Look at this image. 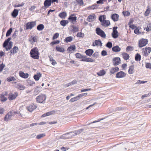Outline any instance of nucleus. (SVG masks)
Segmentation results:
<instances>
[{"label": "nucleus", "mask_w": 151, "mask_h": 151, "mask_svg": "<svg viewBox=\"0 0 151 151\" xmlns=\"http://www.w3.org/2000/svg\"><path fill=\"white\" fill-rule=\"evenodd\" d=\"M29 54L30 56L34 59H38L39 58V50L37 47L32 49Z\"/></svg>", "instance_id": "f257e3e1"}, {"label": "nucleus", "mask_w": 151, "mask_h": 151, "mask_svg": "<svg viewBox=\"0 0 151 151\" xmlns=\"http://www.w3.org/2000/svg\"><path fill=\"white\" fill-rule=\"evenodd\" d=\"M11 40L10 37L8 38L4 41L3 44V47L6 48V51L10 50L12 47L13 42L12 41H10Z\"/></svg>", "instance_id": "f03ea898"}, {"label": "nucleus", "mask_w": 151, "mask_h": 151, "mask_svg": "<svg viewBox=\"0 0 151 151\" xmlns=\"http://www.w3.org/2000/svg\"><path fill=\"white\" fill-rule=\"evenodd\" d=\"M17 114H18L17 111H10L6 115L4 118V121L6 122L8 121L9 120L11 119L12 116Z\"/></svg>", "instance_id": "7ed1b4c3"}, {"label": "nucleus", "mask_w": 151, "mask_h": 151, "mask_svg": "<svg viewBox=\"0 0 151 151\" xmlns=\"http://www.w3.org/2000/svg\"><path fill=\"white\" fill-rule=\"evenodd\" d=\"M46 99V96L45 95L40 94L36 98V102L39 103L44 104Z\"/></svg>", "instance_id": "20e7f679"}, {"label": "nucleus", "mask_w": 151, "mask_h": 151, "mask_svg": "<svg viewBox=\"0 0 151 151\" xmlns=\"http://www.w3.org/2000/svg\"><path fill=\"white\" fill-rule=\"evenodd\" d=\"M36 24L35 21L30 22H27L25 25V28L26 30L31 29L35 27Z\"/></svg>", "instance_id": "39448f33"}, {"label": "nucleus", "mask_w": 151, "mask_h": 151, "mask_svg": "<svg viewBox=\"0 0 151 151\" xmlns=\"http://www.w3.org/2000/svg\"><path fill=\"white\" fill-rule=\"evenodd\" d=\"M96 34L101 37L105 38L106 37V35L104 32L99 27H97L96 29Z\"/></svg>", "instance_id": "423d86ee"}, {"label": "nucleus", "mask_w": 151, "mask_h": 151, "mask_svg": "<svg viewBox=\"0 0 151 151\" xmlns=\"http://www.w3.org/2000/svg\"><path fill=\"white\" fill-rule=\"evenodd\" d=\"M148 41V40L147 39H145L143 38L141 39L139 41V48H141L145 46L147 44Z\"/></svg>", "instance_id": "0eeeda50"}, {"label": "nucleus", "mask_w": 151, "mask_h": 151, "mask_svg": "<svg viewBox=\"0 0 151 151\" xmlns=\"http://www.w3.org/2000/svg\"><path fill=\"white\" fill-rule=\"evenodd\" d=\"M143 55L147 57L150 52L151 48L150 47H146L142 49Z\"/></svg>", "instance_id": "6e6552de"}, {"label": "nucleus", "mask_w": 151, "mask_h": 151, "mask_svg": "<svg viewBox=\"0 0 151 151\" xmlns=\"http://www.w3.org/2000/svg\"><path fill=\"white\" fill-rule=\"evenodd\" d=\"M73 136H74L73 132H72L63 134L62 135L61 138L63 139H69Z\"/></svg>", "instance_id": "1a4fd4ad"}, {"label": "nucleus", "mask_w": 151, "mask_h": 151, "mask_svg": "<svg viewBox=\"0 0 151 151\" xmlns=\"http://www.w3.org/2000/svg\"><path fill=\"white\" fill-rule=\"evenodd\" d=\"M74 14H71L68 18V20L71 23L74 24L76 22L77 17Z\"/></svg>", "instance_id": "9d476101"}, {"label": "nucleus", "mask_w": 151, "mask_h": 151, "mask_svg": "<svg viewBox=\"0 0 151 151\" xmlns=\"http://www.w3.org/2000/svg\"><path fill=\"white\" fill-rule=\"evenodd\" d=\"M113 65L114 66H116L119 65L121 63V60L119 57H115L112 59Z\"/></svg>", "instance_id": "9b49d317"}, {"label": "nucleus", "mask_w": 151, "mask_h": 151, "mask_svg": "<svg viewBox=\"0 0 151 151\" xmlns=\"http://www.w3.org/2000/svg\"><path fill=\"white\" fill-rule=\"evenodd\" d=\"M126 74L123 71H121L117 73L116 77L119 78H123L125 77Z\"/></svg>", "instance_id": "f8f14e48"}, {"label": "nucleus", "mask_w": 151, "mask_h": 151, "mask_svg": "<svg viewBox=\"0 0 151 151\" xmlns=\"http://www.w3.org/2000/svg\"><path fill=\"white\" fill-rule=\"evenodd\" d=\"M117 28V27H115L114 28L112 35L113 38H116L118 37V31L116 30Z\"/></svg>", "instance_id": "ddd939ff"}, {"label": "nucleus", "mask_w": 151, "mask_h": 151, "mask_svg": "<svg viewBox=\"0 0 151 151\" xmlns=\"http://www.w3.org/2000/svg\"><path fill=\"white\" fill-rule=\"evenodd\" d=\"M52 3L51 0H45L44 2V7L45 9L50 6Z\"/></svg>", "instance_id": "4468645a"}, {"label": "nucleus", "mask_w": 151, "mask_h": 151, "mask_svg": "<svg viewBox=\"0 0 151 151\" xmlns=\"http://www.w3.org/2000/svg\"><path fill=\"white\" fill-rule=\"evenodd\" d=\"M119 15L115 13L111 15V18L114 22L118 21L119 20Z\"/></svg>", "instance_id": "2eb2a0df"}, {"label": "nucleus", "mask_w": 151, "mask_h": 151, "mask_svg": "<svg viewBox=\"0 0 151 151\" xmlns=\"http://www.w3.org/2000/svg\"><path fill=\"white\" fill-rule=\"evenodd\" d=\"M96 19V16L94 14L89 15L87 18V20L89 22H93Z\"/></svg>", "instance_id": "dca6fc26"}, {"label": "nucleus", "mask_w": 151, "mask_h": 151, "mask_svg": "<svg viewBox=\"0 0 151 151\" xmlns=\"http://www.w3.org/2000/svg\"><path fill=\"white\" fill-rule=\"evenodd\" d=\"M37 106H36L34 104H32L27 107V109L30 112H32L33 111L37 108Z\"/></svg>", "instance_id": "f3484780"}, {"label": "nucleus", "mask_w": 151, "mask_h": 151, "mask_svg": "<svg viewBox=\"0 0 151 151\" xmlns=\"http://www.w3.org/2000/svg\"><path fill=\"white\" fill-rule=\"evenodd\" d=\"M81 61L87 62H94V60L91 58H87L86 56H85L83 59H82Z\"/></svg>", "instance_id": "a211bd4d"}, {"label": "nucleus", "mask_w": 151, "mask_h": 151, "mask_svg": "<svg viewBox=\"0 0 151 151\" xmlns=\"http://www.w3.org/2000/svg\"><path fill=\"white\" fill-rule=\"evenodd\" d=\"M18 95L17 92H15L14 94H9V99L10 100L15 99Z\"/></svg>", "instance_id": "6ab92c4d"}, {"label": "nucleus", "mask_w": 151, "mask_h": 151, "mask_svg": "<svg viewBox=\"0 0 151 151\" xmlns=\"http://www.w3.org/2000/svg\"><path fill=\"white\" fill-rule=\"evenodd\" d=\"M110 23L109 20H104L101 23V24L104 27H108L110 25Z\"/></svg>", "instance_id": "aec40b11"}, {"label": "nucleus", "mask_w": 151, "mask_h": 151, "mask_svg": "<svg viewBox=\"0 0 151 151\" xmlns=\"http://www.w3.org/2000/svg\"><path fill=\"white\" fill-rule=\"evenodd\" d=\"M93 52L94 51L93 50L89 49L86 50L85 52V53L87 55L91 56L92 55Z\"/></svg>", "instance_id": "412c9836"}, {"label": "nucleus", "mask_w": 151, "mask_h": 151, "mask_svg": "<svg viewBox=\"0 0 151 151\" xmlns=\"http://www.w3.org/2000/svg\"><path fill=\"white\" fill-rule=\"evenodd\" d=\"M19 76L23 78H27L29 77V74L27 73H25L23 72H19Z\"/></svg>", "instance_id": "4be33fe9"}, {"label": "nucleus", "mask_w": 151, "mask_h": 151, "mask_svg": "<svg viewBox=\"0 0 151 151\" xmlns=\"http://www.w3.org/2000/svg\"><path fill=\"white\" fill-rule=\"evenodd\" d=\"M112 51L115 52H118L121 50V48L118 45L114 46L112 49Z\"/></svg>", "instance_id": "5701e85b"}, {"label": "nucleus", "mask_w": 151, "mask_h": 151, "mask_svg": "<svg viewBox=\"0 0 151 151\" xmlns=\"http://www.w3.org/2000/svg\"><path fill=\"white\" fill-rule=\"evenodd\" d=\"M18 50L19 49L18 47L15 46L10 50V52L11 54H14L15 53H17Z\"/></svg>", "instance_id": "b1692460"}, {"label": "nucleus", "mask_w": 151, "mask_h": 151, "mask_svg": "<svg viewBox=\"0 0 151 151\" xmlns=\"http://www.w3.org/2000/svg\"><path fill=\"white\" fill-rule=\"evenodd\" d=\"M19 11L18 9H15L12 13V16L14 18H15L18 14Z\"/></svg>", "instance_id": "393cba45"}, {"label": "nucleus", "mask_w": 151, "mask_h": 151, "mask_svg": "<svg viewBox=\"0 0 151 151\" xmlns=\"http://www.w3.org/2000/svg\"><path fill=\"white\" fill-rule=\"evenodd\" d=\"M134 67L133 65L130 66L129 67L128 73L129 74H133L134 72Z\"/></svg>", "instance_id": "a878e982"}, {"label": "nucleus", "mask_w": 151, "mask_h": 151, "mask_svg": "<svg viewBox=\"0 0 151 151\" xmlns=\"http://www.w3.org/2000/svg\"><path fill=\"white\" fill-rule=\"evenodd\" d=\"M41 74L40 73H38L37 74L34 75L33 78L36 81H37L39 80L40 78L41 77Z\"/></svg>", "instance_id": "bb28decb"}, {"label": "nucleus", "mask_w": 151, "mask_h": 151, "mask_svg": "<svg viewBox=\"0 0 151 151\" xmlns=\"http://www.w3.org/2000/svg\"><path fill=\"white\" fill-rule=\"evenodd\" d=\"M67 15V13L65 12H62L59 13L58 16L61 18L64 19Z\"/></svg>", "instance_id": "cd10ccee"}, {"label": "nucleus", "mask_w": 151, "mask_h": 151, "mask_svg": "<svg viewBox=\"0 0 151 151\" xmlns=\"http://www.w3.org/2000/svg\"><path fill=\"white\" fill-rule=\"evenodd\" d=\"M76 49V47L75 45H70L68 48H67V50L68 51H69L71 52L72 51H74Z\"/></svg>", "instance_id": "c85d7f7f"}, {"label": "nucleus", "mask_w": 151, "mask_h": 151, "mask_svg": "<svg viewBox=\"0 0 151 151\" xmlns=\"http://www.w3.org/2000/svg\"><path fill=\"white\" fill-rule=\"evenodd\" d=\"M83 130L84 129H80L75 131V132H73V134H74V136L79 134L81 133Z\"/></svg>", "instance_id": "c756f323"}, {"label": "nucleus", "mask_w": 151, "mask_h": 151, "mask_svg": "<svg viewBox=\"0 0 151 151\" xmlns=\"http://www.w3.org/2000/svg\"><path fill=\"white\" fill-rule=\"evenodd\" d=\"M106 71L104 70H102L99 71L97 73V74L99 76H104L106 74Z\"/></svg>", "instance_id": "7c9ffc66"}, {"label": "nucleus", "mask_w": 151, "mask_h": 151, "mask_svg": "<svg viewBox=\"0 0 151 151\" xmlns=\"http://www.w3.org/2000/svg\"><path fill=\"white\" fill-rule=\"evenodd\" d=\"M122 55L123 58L126 60L128 59L129 58V55L127 53L125 52L122 53Z\"/></svg>", "instance_id": "2f4dec72"}, {"label": "nucleus", "mask_w": 151, "mask_h": 151, "mask_svg": "<svg viewBox=\"0 0 151 151\" xmlns=\"http://www.w3.org/2000/svg\"><path fill=\"white\" fill-rule=\"evenodd\" d=\"M55 50L57 51L61 52H63L65 51L64 49L63 48L60 47L56 46L55 47Z\"/></svg>", "instance_id": "473e14b6"}, {"label": "nucleus", "mask_w": 151, "mask_h": 151, "mask_svg": "<svg viewBox=\"0 0 151 151\" xmlns=\"http://www.w3.org/2000/svg\"><path fill=\"white\" fill-rule=\"evenodd\" d=\"M48 57L50 58V61L52 62L51 63L52 65H55L57 64L56 61L53 59L51 55L49 56Z\"/></svg>", "instance_id": "72a5a7b5"}, {"label": "nucleus", "mask_w": 151, "mask_h": 151, "mask_svg": "<svg viewBox=\"0 0 151 151\" xmlns=\"http://www.w3.org/2000/svg\"><path fill=\"white\" fill-rule=\"evenodd\" d=\"M141 55L138 53H137L135 56V60L137 61H140L141 59Z\"/></svg>", "instance_id": "f704fd0d"}, {"label": "nucleus", "mask_w": 151, "mask_h": 151, "mask_svg": "<svg viewBox=\"0 0 151 151\" xmlns=\"http://www.w3.org/2000/svg\"><path fill=\"white\" fill-rule=\"evenodd\" d=\"M95 45L97 46H102V43L100 40H96L95 41Z\"/></svg>", "instance_id": "c9c22d12"}, {"label": "nucleus", "mask_w": 151, "mask_h": 151, "mask_svg": "<svg viewBox=\"0 0 151 151\" xmlns=\"http://www.w3.org/2000/svg\"><path fill=\"white\" fill-rule=\"evenodd\" d=\"M68 23V21L67 20H62L60 22V24L63 26H65Z\"/></svg>", "instance_id": "e433bc0d"}, {"label": "nucleus", "mask_w": 151, "mask_h": 151, "mask_svg": "<svg viewBox=\"0 0 151 151\" xmlns=\"http://www.w3.org/2000/svg\"><path fill=\"white\" fill-rule=\"evenodd\" d=\"M73 37L71 36H69L66 37L65 39V42H71L72 41Z\"/></svg>", "instance_id": "4c0bfd02"}, {"label": "nucleus", "mask_w": 151, "mask_h": 151, "mask_svg": "<svg viewBox=\"0 0 151 151\" xmlns=\"http://www.w3.org/2000/svg\"><path fill=\"white\" fill-rule=\"evenodd\" d=\"M44 27V25L42 24L38 25L37 27V29L39 31H41L43 30Z\"/></svg>", "instance_id": "58836bf2"}, {"label": "nucleus", "mask_w": 151, "mask_h": 151, "mask_svg": "<svg viewBox=\"0 0 151 151\" xmlns=\"http://www.w3.org/2000/svg\"><path fill=\"white\" fill-rule=\"evenodd\" d=\"M0 98L1 101L4 102L7 100V98L5 97L4 95L3 94H0Z\"/></svg>", "instance_id": "ea45409f"}, {"label": "nucleus", "mask_w": 151, "mask_h": 151, "mask_svg": "<svg viewBox=\"0 0 151 151\" xmlns=\"http://www.w3.org/2000/svg\"><path fill=\"white\" fill-rule=\"evenodd\" d=\"M17 86H18L17 88H18V89H19L20 90H23L25 88V86H24V85H22L19 83L18 84Z\"/></svg>", "instance_id": "a19ab883"}, {"label": "nucleus", "mask_w": 151, "mask_h": 151, "mask_svg": "<svg viewBox=\"0 0 151 151\" xmlns=\"http://www.w3.org/2000/svg\"><path fill=\"white\" fill-rule=\"evenodd\" d=\"M39 88L40 87L37 86L35 87L34 91V95H37L40 92V91L39 90Z\"/></svg>", "instance_id": "79ce46f5"}, {"label": "nucleus", "mask_w": 151, "mask_h": 151, "mask_svg": "<svg viewBox=\"0 0 151 151\" xmlns=\"http://www.w3.org/2000/svg\"><path fill=\"white\" fill-rule=\"evenodd\" d=\"M75 55L77 58L79 59H83L85 57V56L82 55L81 54L79 53H76Z\"/></svg>", "instance_id": "37998d69"}, {"label": "nucleus", "mask_w": 151, "mask_h": 151, "mask_svg": "<svg viewBox=\"0 0 151 151\" xmlns=\"http://www.w3.org/2000/svg\"><path fill=\"white\" fill-rule=\"evenodd\" d=\"M7 80L8 82H10L12 81H14L16 80V78L13 76H10L8 77L7 79Z\"/></svg>", "instance_id": "c03bdc74"}, {"label": "nucleus", "mask_w": 151, "mask_h": 151, "mask_svg": "<svg viewBox=\"0 0 151 151\" xmlns=\"http://www.w3.org/2000/svg\"><path fill=\"white\" fill-rule=\"evenodd\" d=\"M79 99V97L78 96L74 97L73 98H71L70 100V101L71 102H74L75 101Z\"/></svg>", "instance_id": "a18cd8bd"}, {"label": "nucleus", "mask_w": 151, "mask_h": 151, "mask_svg": "<svg viewBox=\"0 0 151 151\" xmlns=\"http://www.w3.org/2000/svg\"><path fill=\"white\" fill-rule=\"evenodd\" d=\"M12 28H10L8 30L6 34V36H9L11 35V33L12 32Z\"/></svg>", "instance_id": "49530a36"}, {"label": "nucleus", "mask_w": 151, "mask_h": 151, "mask_svg": "<svg viewBox=\"0 0 151 151\" xmlns=\"http://www.w3.org/2000/svg\"><path fill=\"white\" fill-rule=\"evenodd\" d=\"M84 36V34L81 32H78L76 35V36L78 37H83Z\"/></svg>", "instance_id": "de8ad7c7"}, {"label": "nucleus", "mask_w": 151, "mask_h": 151, "mask_svg": "<svg viewBox=\"0 0 151 151\" xmlns=\"http://www.w3.org/2000/svg\"><path fill=\"white\" fill-rule=\"evenodd\" d=\"M73 30L72 31L73 32H78L79 31L78 28L76 26H72Z\"/></svg>", "instance_id": "09e8293b"}, {"label": "nucleus", "mask_w": 151, "mask_h": 151, "mask_svg": "<svg viewBox=\"0 0 151 151\" xmlns=\"http://www.w3.org/2000/svg\"><path fill=\"white\" fill-rule=\"evenodd\" d=\"M98 7V5L97 4H96L89 6L88 7V8L92 9H94L97 8Z\"/></svg>", "instance_id": "8fccbe9b"}, {"label": "nucleus", "mask_w": 151, "mask_h": 151, "mask_svg": "<svg viewBox=\"0 0 151 151\" xmlns=\"http://www.w3.org/2000/svg\"><path fill=\"white\" fill-rule=\"evenodd\" d=\"M106 47L109 48H110L112 47V44L111 42H108L106 44Z\"/></svg>", "instance_id": "3c124183"}, {"label": "nucleus", "mask_w": 151, "mask_h": 151, "mask_svg": "<svg viewBox=\"0 0 151 151\" xmlns=\"http://www.w3.org/2000/svg\"><path fill=\"white\" fill-rule=\"evenodd\" d=\"M105 16L104 15L100 16L99 18V20L101 22V23L103 21V20H105Z\"/></svg>", "instance_id": "603ef678"}, {"label": "nucleus", "mask_w": 151, "mask_h": 151, "mask_svg": "<svg viewBox=\"0 0 151 151\" xmlns=\"http://www.w3.org/2000/svg\"><path fill=\"white\" fill-rule=\"evenodd\" d=\"M139 27H137L134 30V33L137 34H140L141 33L139 32Z\"/></svg>", "instance_id": "864d4df0"}, {"label": "nucleus", "mask_w": 151, "mask_h": 151, "mask_svg": "<svg viewBox=\"0 0 151 151\" xmlns=\"http://www.w3.org/2000/svg\"><path fill=\"white\" fill-rule=\"evenodd\" d=\"M45 136V134H40L37 135L36 137V138L37 139H40Z\"/></svg>", "instance_id": "5fc2aeb1"}, {"label": "nucleus", "mask_w": 151, "mask_h": 151, "mask_svg": "<svg viewBox=\"0 0 151 151\" xmlns=\"http://www.w3.org/2000/svg\"><path fill=\"white\" fill-rule=\"evenodd\" d=\"M5 67V65L3 63L0 64V73H1L2 72Z\"/></svg>", "instance_id": "6e6d98bb"}, {"label": "nucleus", "mask_w": 151, "mask_h": 151, "mask_svg": "<svg viewBox=\"0 0 151 151\" xmlns=\"http://www.w3.org/2000/svg\"><path fill=\"white\" fill-rule=\"evenodd\" d=\"M78 4L80 6L83 5V0H76Z\"/></svg>", "instance_id": "4d7b16f0"}, {"label": "nucleus", "mask_w": 151, "mask_h": 151, "mask_svg": "<svg viewBox=\"0 0 151 151\" xmlns=\"http://www.w3.org/2000/svg\"><path fill=\"white\" fill-rule=\"evenodd\" d=\"M59 36V34L58 33H55L52 37L53 40H55L57 39Z\"/></svg>", "instance_id": "13d9d810"}, {"label": "nucleus", "mask_w": 151, "mask_h": 151, "mask_svg": "<svg viewBox=\"0 0 151 151\" xmlns=\"http://www.w3.org/2000/svg\"><path fill=\"white\" fill-rule=\"evenodd\" d=\"M122 13L124 16H128L130 15V13L128 11H123L122 12Z\"/></svg>", "instance_id": "bf43d9fd"}, {"label": "nucleus", "mask_w": 151, "mask_h": 151, "mask_svg": "<svg viewBox=\"0 0 151 151\" xmlns=\"http://www.w3.org/2000/svg\"><path fill=\"white\" fill-rule=\"evenodd\" d=\"M147 81H142L140 80H139L137 81L135 83L136 84H140L141 83H144L146 82H147Z\"/></svg>", "instance_id": "052dcab7"}, {"label": "nucleus", "mask_w": 151, "mask_h": 151, "mask_svg": "<svg viewBox=\"0 0 151 151\" xmlns=\"http://www.w3.org/2000/svg\"><path fill=\"white\" fill-rule=\"evenodd\" d=\"M88 93H83L78 95V96L79 97V99L80 98L82 97L83 96H86L87 95Z\"/></svg>", "instance_id": "680f3d73"}, {"label": "nucleus", "mask_w": 151, "mask_h": 151, "mask_svg": "<svg viewBox=\"0 0 151 151\" xmlns=\"http://www.w3.org/2000/svg\"><path fill=\"white\" fill-rule=\"evenodd\" d=\"M101 55L102 56H105L107 55V52L105 50H103L101 51Z\"/></svg>", "instance_id": "e2e57ef3"}, {"label": "nucleus", "mask_w": 151, "mask_h": 151, "mask_svg": "<svg viewBox=\"0 0 151 151\" xmlns=\"http://www.w3.org/2000/svg\"><path fill=\"white\" fill-rule=\"evenodd\" d=\"M93 56L95 58H98L99 56L98 52H95L93 55Z\"/></svg>", "instance_id": "0e129e2a"}, {"label": "nucleus", "mask_w": 151, "mask_h": 151, "mask_svg": "<svg viewBox=\"0 0 151 151\" xmlns=\"http://www.w3.org/2000/svg\"><path fill=\"white\" fill-rule=\"evenodd\" d=\"M132 47L130 46H128L126 49V50L127 52L131 51L132 50Z\"/></svg>", "instance_id": "69168bd1"}, {"label": "nucleus", "mask_w": 151, "mask_h": 151, "mask_svg": "<svg viewBox=\"0 0 151 151\" xmlns=\"http://www.w3.org/2000/svg\"><path fill=\"white\" fill-rule=\"evenodd\" d=\"M59 43H60V41L58 40H57L52 42L50 44L52 45H54L55 44H58Z\"/></svg>", "instance_id": "338daca9"}, {"label": "nucleus", "mask_w": 151, "mask_h": 151, "mask_svg": "<svg viewBox=\"0 0 151 151\" xmlns=\"http://www.w3.org/2000/svg\"><path fill=\"white\" fill-rule=\"evenodd\" d=\"M28 83L31 86H33L35 84V83L34 82L32 81L31 80L29 81Z\"/></svg>", "instance_id": "774afa93"}]
</instances>
